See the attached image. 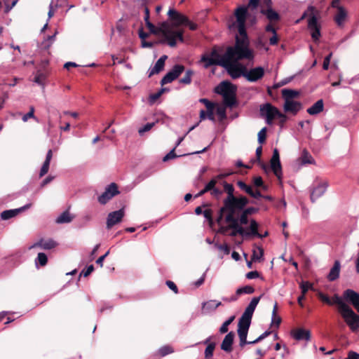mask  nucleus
<instances>
[{
  "instance_id": "nucleus-1",
  "label": "nucleus",
  "mask_w": 359,
  "mask_h": 359,
  "mask_svg": "<svg viewBox=\"0 0 359 359\" xmlns=\"http://www.w3.org/2000/svg\"><path fill=\"white\" fill-rule=\"evenodd\" d=\"M236 21L229 25L230 29L236 28L238 35L236 37V44L233 47L226 49V57L233 60L251 59L253 55L249 48V41L245 29L246 8L238 7L235 11Z\"/></svg>"
},
{
  "instance_id": "nucleus-2",
  "label": "nucleus",
  "mask_w": 359,
  "mask_h": 359,
  "mask_svg": "<svg viewBox=\"0 0 359 359\" xmlns=\"http://www.w3.org/2000/svg\"><path fill=\"white\" fill-rule=\"evenodd\" d=\"M224 190L227 196L223 201V206L219 210V216L217 222L222 219L223 214L227 212L241 211L247 205L249 201L244 196H236L234 187L231 184L223 182Z\"/></svg>"
},
{
  "instance_id": "nucleus-3",
  "label": "nucleus",
  "mask_w": 359,
  "mask_h": 359,
  "mask_svg": "<svg viewBox=\"0 0 359 359\" xmlns=\"http://www.w3.org/2000/svg\"><path fill=\"white\" fill-rule=\"evenodd\" d=\"M335 302L338 306L339 312L344 319L350 329L355 332L359 328V315L348 306L341 297H335Z\"/></svg>"
},
{
  "instance_id": "nucleus-4",
  "label": "nucleus",
  "mask_w": 359,
  "mask_h": 359,
  "mask_svg": "<svg viewBox=\"0 0 359 359\" xmlns=\"http://www.w3.org/2000/svg\"><path fill=\"white\" fill-rule=\"evenodd\" d=\"M236 87L229 81L221 82L215 89V92L222 95L224 104L229 107L236 104Z\"/></svg>"
},
{
  "instance_id": "nucleus-5",
  "label": "nucleus",
  "mask_w": 359,
  "mask_h": 359,
  "mask_svg": "<svg viewBox=\"0 0 359 359\" xmlns=\"http://www.w3.org/2000/svg\"><path fill=\"white\" fill-rule=\"evenodd\" d=\"M229 57H226V51L222 55L219 53L217 46H215L209 53H204L201 55L199 62L203 63V67L208 69L213 65L221 66L222 62H225Z\"/></svg>"
},
{
  "instance_id": "nucleus-6",
  "label": "nucleus",
  "mask_w": 359,
  "mask_h": 359,
  "mask_svg": "<svg viewBox=\"0 0 359 359\" xmlns=\"http://www.w3.org/2000/svg\"><path fill=\"white\" fill-rule=\"evenodd\" d=\"M159 34L169 39V46L175 47L177 44V39L184 41L182 31L172 29L167 22H163L158 27Z\"/></svg>"
},
{
  "instance_id": "nucleus-7",
  "label": "nucleus",
  "mask_w": 359,
  "mask_h": 359,
  "mask_svg": "<svg viewBox=\"0 0 359 359\" xmlns=\"http://www.w3.org/2000/svg\"><path fill=\"white\" fill-rule=\"evenodd\" d=\"M240 211L227 212L225 216V222L229 223V228L233 231L231 233V236H236L239 234L243 237L250 236V230H245L243 226L238 224V219L236 218L237 215Z\"/></svg>"
},
{
  "instance_id": "nucleus-8",
  "label": "nucleus",
  "mask_w": 359,
  "mask_h": 359,
  "mask_svg": "<svg viewBox=\"0 0 359 359\" xmlns=\"http://www.w3.org/2000/svg\"><path fill=\"white\" fill-rule=\"evenodd\" d=\"M221 67L226 69L233 79H238L241 76L244 77L245 71L246 70L245 66L232 59H228L225 62H222Z\"/></svg>"
},
{
  "instance_id": "nucleus-9",
  "label": "nucleus",
  "mask_w": 359,
  "mask_h": 359,
  "mask_svg": "<svg viewBox=\"0 0 359 359\" xmlns=\"http://www.w3.org/2000/svg\"><path fill=\"white\" fill-rule=\"evenodd\" d=\"M280 112L278 108L269 102L262 104L259 109L260 116L265 118L268 125L273 123V121L278 117Z\"/></svg>"
},
{
  "instance_id": "nucleus-10",
  "label": "nucleus",
  "mask_w": 359,
  "mask_h": 359,
  "mask_svg": "<svg viewBox=\"0 0 359 359\" xmlns=\"http://www.w3.org/2000/svg\"><path fill=\"white\" fill-rule=\"evenodd\" d=\"M251 319L242 316L239 318L238 323V335L239 337V346L243 348L245 346L246 338L251 324Z\"/></svg>"
},
{
  "instance_id": "nucleus-11",
  "label": "nucleus",
  "mask_w": 359,
  "mask_h": 359,
  "mask_svg": "<svg viewBox=\"0 0 359 359\" xmlns=\"http://www.w3.org/2000/svg\"><path fill=\"white\" fill-rule=\"evenodd\" d=\"M328 183L325 181H319L316 179L311 187L310 198L312 203H315L326 191Z\"/></svg>"
},
{
  "instance_id": "nucleus-12",
  "label": "nucleus",
  "mask_w": 359,
  "mask_h": 359,
  "mask_svg": "<svg viewBox=\"0 0 359 359\" xmlns=\"http://www.w3.org/2000/svg\"><path fill=\"white\" fill-rule=\"evenodd\" d=\"M260 13L266 16L270 22H277L280 20V15L271 8V0H264L261 5Z\"/></svg>"
},
{
  "instance_id": "nucleus-13",
  "label": "nucleus",
  "mask_w": 359,
  "mask_h": 359,
  "mask_svg": "<svg viewBox=\"0 0 359 359\" xmlns=\"http://www.w3.org/2000/svg\"><path fill=\"white\" fill-rule=\"evenodd\" d=\"M118 194L119 191L118 187L116 184L113 182L106 187L105 191L98 197L97 201L100 204L105 205L114 196Z\"/></svg>"
},
{
  "instance_id": "nucleus-14",
  "label": "nucleus",
  "mask_w": 359,
  "mask_h": 359,
  "mask_svg": "<svg viewBox=\"0 0 359 359\" xmlns=\"http://www.w3.org/2000/svg\"><path fill=\"white\" fill-rule=\"evenodd\" d=\"M184 67L182 65H175L161 79V85L172 82L184 72Z\"/></svg>"
},
{
  "instance_id": "nucleus-15",
  "label": "nucleus",
  "mask_w": 359,
  "mask_h": 359,
  "mask_svg": "<svg viewBox=\"0 0 359 359\" xmlns=\"http://www.w3.org/2000/svg\"><path fill=\"white\" fill-rule=\"evenodd\" d=\"M308 29L310 30L311 36L313 41H318L321 34L320 25L318 23V19L315 15H312L309 18Z\"/></svg>"
},
{
  "instance_id": "nucleus-16",
  "label": "nucleus",
  "mask_w": 359,
  "mask_h": 359,
  "mask_svg": "<svg viewBox=\"0 0 359 359\" xmlns=\"http://www.w3.org/2000/svg\"><path fill=\"white\" fill-rule=\"evenodd\" d=\"M264 75V69L262 67H256L248 70L246 68L245 71L244 78L248 81L256 82L261 79Z\"/></svg>"
},
{
  "instance_id": "nucleus-17",
  "label": "nucleus",
  "mask_w": 359,
  "mask_h": 359,
  "mask_svg": "<svg viewBox=\"0 0 359 359\" xmlns=\"http://www.w3.org/2000/svg\"><path fill=\"white\" fill-rule=\"evenodd\" d=\"M271 168L274 175L280 180L282 175L281 164L280 161L279 152L277 149H274L271 159Z\"/></svg>"
},
{
  "instance_id": "nucleus-18",
  "label": "nucleus",
  "mask_w": 359,
  "mask_h": 359,
  "mask_svg": "<svg viewBox=\"0 0 359 359\" xmlns=\"http://www.w3.org/2000/svg\"><path fill=\"white\" fill-rule=\"evenodd\" d=\"M343 299L351 304L359 311V293L351 289H347L343 293Z\"/></svg>"
},
{
  "instance_id": "nucleus-19",
  "label": "nucleus",
  "mask_w": 359,
  "mask_h": 359,
  "mask_svg": "<svg viewBox=\"0 0 359 359\" xmlns=\"http://www.w3.org/2000/svg\"><path fill=\"white\" fill-rule=\"evenodd\" d=\"M124 216L123 209H120L116 211L109 213L107 218V228L111 229L114 225L120 222Z\"/></svg>"
},
{
  "instance_id": "nucleus-20",
  "label": "nucleus",
  "mask_w": 359,
  "mask_h": 359,
  "mask_svg": "<svg viewBox=\"0 0 359 359\" xmlns=\"http://www.w3.org/2000/svg\"><path fill=\"white\" fill-rule=\"evenodd\" d=\"M168 15L170 17V18L173 21L174 25L175 26H180L182 25H184L186 22H189V19L187 17L177 12L176 10L173 8L169 9Z\"/></svg>"
},
{
  "instance_id": "nucleus-21",
  "label": "nucleus",
  "mask_w": 359,
  "mask_h": 359,
  "mask_svg": "<svg viewBox=\"0 0 359 359\" xmlns=\"http://www.w3.org/2000/svg\"><path fill=\"white\" fill-rule=\"evenodd\" d=\"M31 206L32 203H27L19 208L4 210L1 213V218L2 220H8L11 218L15 217L18 214L29 209Z\"/></svg>"
},
{
  "instance_id": "nucleus-22",
  "label": "nucleus",
  "mask_w": 359,
  "mask_h": 359,
  "mask_svg": "<svg viewBox=\"0 0 359 359\" xmlns=\"http://www.w3.org/2000/svg\"><path fill=\"white\" fill-rule=\"evenodd\" d=\"M291 336L297 341H309L311 339V332L304 328H297L291 331Z\"/></svg>"
},
{
  "instance_id": "nucleus-23",
  "label": "nucleus",
  "mask_w": 359,
  "mask_h": 359,
  "mask_svg": "<svg viewBox=\"0 0 359 359\" xmlns=\"http://www.w3.org/2000/svg\"><path fill=\"white\" fill-rule=\"evenodd\" d=\"M235 334L233 332H229L224 338L221 344V349L226 353L232 351V345L233 343Z\"/></svg>"
},
{
  "instance_id": "nucleus-24",
  "label": "nucleus",
  "mask_w": 359,
  "mask_h": 359,
  "mask_svg": "<svg viewBox=\"0 0 359 359\" xmlns=\"http://www.w3.org/2000/svg\"><path fill=\"white\" fill-rule=\"evenodd\" d=\"M222 303L215 299L205 302L202 304V312L204 314H208L215 311Z\"/></svg>"
},
{
  "instance_id": "nucleus-25",
  "label": "nucleus",
  "mask_w": 359,
  "mask_h": 359,
  "mask_svg": "<svg viewBox=\"0 0 359 359\" xmlns=\"http://www.w3.org/2000/svg\"><path fill=\"white\" fill-rule=\"evenodd\" d=\"M283 108L285 111L295 114L301 109L302 104L297 101L288 100L285 102Z\"/></svg>"
},
{
  "instance_id": "nucleus-26",
  "label": "nucleus",
  "mask_w": 359,
  "mask_h": 359,
  "mask_svg": "<svg viewBox=\"0 0 359 359\" xmlns=\"http://www.w3.org/2000/svg\"><path fill=\"white\" fill-rule=\"evenodd\" d=\"M167 58V55H163L156 61L154 67L149 70V77L156 74H158L163 69V67L165 66V62Z\"/></svg>"
},
{
  "instance_id": "nucleus-27",
  "label": "nucleus",
  "mask_w": 359,
  "mask_h": 359,
  "mask_svg": "<svg viewBox=\"0 0 359 359\" xmlns=\"http://www.w3.org/2000/svg\"><path fill=\"white\" fill-rule=\"evenodd\" d=\"M341 264L339 261L336 260L333 266L331 268L327 278L330 281H334L339 277Z\"/></svg>"
},
{
  "instance_id": "nucleus-28",
  "label": "nucleus",
  "mask_w": 359,
  "mask_h": 359,
  "mask_svg": "<svg viewBox=\"0 0 359 359\" xmlns=\"http://www.w3.org/2000/svg\"><path fill=\"white\" fill-rule=\"evenodd\" d=\"M258 223L255 219H251L250 222V236H253L259 238H263L269 235L268 231H265L264 234H261L258 232Z\"/></svg>"
},
{
  "instance_id": "nucleus-29",
  "label": "nucleus",
  "mask_w": 359,
  "mask_h": 359,
  "mask_svg": "<svg viewBox=\"0 0 359 359\" xmlns=\"http://www.w3.org/2000/svg\"><path fill=\"white\" fill-rule=\"evenodd\" d=\"M53 157V151L51 149H49L46 154L45 161L43 162L42 167L41 168L39 172V177H43L45 175L49 170L50 163Z\"/></svg>"
},
{
  "instance_id": "nucleus-30",
  "label": "nucleus",
  "mask_w": 359,
  "mask_h": 359,
  "mask_svg": "<svg viewBox=\"0 0 359 359\" xmlns=\"http://www.w3.org/2000/svg\"><path fill=\"white\" fill-rule=\"evenodd\" d=\"M324 103L323 100H319L315 102L311 107L307 109V112L310 115H316L323 111Z\"/></svg>"
},
{
  "instance_id": "nucleus-31",
  "label": "nucleus",
  "mask_w": 359,
  "mask_h": 359,
  "mask_svg": "<svg viewBox=\"0 0 359 359\" xmlns=\"http://www.w3.org/2000/svg\"><path fill=\"white\" fill-rule=\"evenodd\" d=\"M347 13L345 9L343 7H339L337 8V13L334 17V20L337 25L341 26L343 25L346 18Z\"/></svg>"
},
{
  "instance_id": "nucleus-32",
  "label": "nucleus",
  "mask_w": 359,
  "mask_h": 359,
  "mask_svg": "<svg viewBox=\"0 0 359 359\" xmlns=\"http://www.w3.org/2000/svg\"><path fill=\"white\" fill-rule=\"evenodd\" d=\"M72 219L73 217L71 216L69 212L65 211L57 217L55 222L57 224H65L71 222Z\"/></svg>"
},
{
  "instance_id": "nucleus-33",
  "label": "nucleus",
  "mask_w": 359,
  "mask_h": 359,
  "mask_svg": "<svg viewBox=\"0 0 359 359\" xmlns=\"http://www.w3.org/2000/svg\"><path fill=\"white\" fill-rule=\"evenodd\" d=\"M57 243L53 239L41 238V248L43 250H51L57 246Z\"/></svg>"
},
{
  "instance_id": "nucleus-34",
  "label": "nucleus",
  "mask_w": 359,
  "mask_h": 359,
  "mask_svg": "<svg viewBox=\"0 0 359 359\" xmlns=\"http://www.w3.org/2000/svg\"><path fill=\"white\" fill-rule=\"evenodd\" d=\"M299 93L296 90L291 89H283L282 90V95L285 101L293 100L292 99L298 96Z\"/></svg>"
},
{
  "instance_id": "nucleus-35",
  "label": "nucleus",
  "mask_w": 359,
  "mask_h": 359,
  "mask_svg": "<svg viewBox=\"0 0 359 359\" xmlns=\"http://www.w3.org/2000/svg\"><path fill=\"white\" fill-rule=\"evenodd\" d=\"M217 184V180L216 179H212L203 189L201 190L196 196V198L200 197L203 196L204 194H205L208 191H210V189L213 188L214 186H215Z\"/></svg>"
},
{
  "instance_id": "nucleus-36",
  "label": "nucleus",
  "mask_w": 359,
  "mask_h": 359,
  "mask_svg": "<svg viewBox=\"0 0 359 359\" xmlns=\"http://www.w3.org/2000/svg\"><path fill=\"white\" fill-rule=\"evenodd\" d=\"M264 0H250L247 6H243L246 8V15H248V10L249 9L250 11H254L259 6L261 7L262 4H263Z\"/></svg>"
},
{
  "instance_id": "nucleus-37",
  "label": "nucleus",
  "mask_w": 359,
  "mask_h": 359,
  "mask_svg": "<svg viewBox=\"0 0 359 359\" xmlns=\"http://www.w3.org/2000/svg\"><path fill=\"white\" fill-rule=\"evenodd\" d=\"M264 255V250L260 247H255L252 251V260L259 262Z\"/></svg>"
},
{
  "instance_id": "nucleus-38",
  "label": "nucleus",
  "mask_w": 359,
  "mask_h": 359,
  "mask_svg": "<svg viewBox=\"0 0 359 359\" xmlns=\"http://www.w3.org/2000/svg\"><path fill=\"white\" fill-rule=\"evenodd\" d=\"M335 297H339V296L338 294H334L332 297V298L330 299L327 295H326L322 292H320L318 294V297L320 298V299L330 306L334 305V304L337 305V304L335 302Z\"/></svg>"
},
{
  "instance_id": "nucleus-39",
  "label": "nucleus",
  "mask_w": 359,
  "mask_h": 359,
  "mask_svg": "<svg viewBox=\"0 0 359 359\" xmlns=\"http://www.w3.org/2000/svg\"><path fill=\"white\" fill-rule=\"evenodd\" d=\"M299 161H301V164H311L313 162V159L312 156L309 154L306 150H304L301 157L299 158Z\"/></svg>"
},
{
  "instance_id": "nucleus-40",
  "label": "nucleus",
  "mask_w": 359,
  "mask_h": 359,
  "mask_svg": "<svg viewBox=\"0 0 359 359\" xmlns=\"http://www.w3.org/2000/svg\"><path fill=\"white\" fill-rule=\"evenodd\" d=\"M48 257L43 252H39L37 257L35 259V264L36 266L40 265L41 266H45L47 264Z\"/></svg>"
},
{
  "instance_id": "nucleus-41",
  "label": "nucleus",
  "mask_w": 359,
  "mask_h": 359,
  "mask_svg": "<svg viewBox=\"0 0 359 359\" xmlns=\"http://www.w3.org/2000/svg\"><path fill=\"white\" fill-rule=\"evenodd\" d=\"M173 352H174L173 348L169 345L163 346L158 350V353L161 357H164L168 354L172 353Z\"/></svg>"
},
{
  "instance_id": "nucleus-42",
  "label": "nucleus",
  "mask_w": 359,
  "mask_h": 359,
  "mask_svg": "<svg viewBox=\"0 0 359 359\" xmlns=\"http://www.w3.org/2000/svg\"><path fill=\"white\" fill-rule=\"evenodd\" d=\"M255 292L254 287L250 285H245L244 287L238 288L236 290V295H241L243 294H252Z\"/></svg>"
},
{
  "instance_id": "nucleus-43",
  "label": "nucleus",
  "mask_w": 359,
  "mask_h": 359,
  "mask_svg": "<svg viewBox=\"0 0 359 359\" xmlns=\"http://www.w3.org/2000/svg\"><path fill=\"white\" fill-rule=\"evenodd\" d=\"M215 348V344L214 342L208 344L204 353L205 358L208 359L212 357Z\"/></svg>"
},
{
  "instance_id": "nucleus-44",
  "label": "nucleus",
  "mask_w": 359,
  "mask_h": 359,
  "mask_svg": "<svg viewBox=\"0 0 359 359\" xmlns=\"http://www.w3.org/2000/svg\"><path fill=\"white\" fill-rule=\"evenodd\" d=\"M194 74V72L191 69H188L185 72V75L183 78L180 80L181 83L189 84L191 82V76Z\"/></svg>"
},
{
  "instance_id": "nucleus-45",
  "label": "nucleus",
  "mask_w": 359,
  "mask_h": 359,
  "mask_svg": "<svg viewBox=\"0 0 359 359\" xmlns=\"http://www.w3.org/2000/svg\"><path fill=\"white\" fill-rule=\"evenodd\" d=\"M57 33V32H55L54 34L47 36V38L42 42L43 48L47 49L51 46V44L55 41Z\"/></svg>"
},
{
  "instance_id": "nucleus-46",
  "label": "nucleus",
  "mask_w": 359,
  "mask_h": 359,
  "mask_svg": "<svg viewBox=\"0 0 359 359\" xmlns=\"http://www.w3.org/2000/svg\"><path fill=\"white\" fill-rule=\"evenodd\" d=\"M240 214L239 217H236L238 219V224L241 226L243 224H247L249 222L248 215L245 214L243 210H241L236 215Z\"/></svg>"
},
{
  "instance_id": "nucleus-47",
  "label": "nucleus",
  "mask_w": 359,
  "mask_h": 359,
  "mask_svg": "<svg viewBox=\"0 0 359 359\" xmlns=\"http://www.w3.org/2000/svg\"><path fill=\"white\" fill-rule=\"evenodd\" d=\"M155 126V122L147 123L138 129V133L142 136L145 133L149 132Z\"/></svg>"
},
{
  "instance_id": "nucleus-48",
  "label": "nucleus",
  "mask_w": 359,
  "mask_h": 359,
  "mask_svg": "<svg viewBox=\"0 0 359 359\" xmlns=\"http://www.w3.org/2000/svg\"><path fill=\"white\" fill-rule=\"evenodd\" d=\"M262 146H259L256 149V156H257L256 161L260 163L262 168L264 170L266 171L268 170L267 165L265 163L261 162L260 157L262 155Z\"/></svg>"
},
{
  "instance_id": "nucleus-49",
  "label": "nucleus",
  "mask_w": 359,
  "mask_h": 359,
  "mask_svg": "<svg viewBox=\"0 0 359 359\" xmlns=\"http://www.w3.org/2000/svg\"><path fill=\"white\" fill-rule=\"evenodd\" d=\"M46 79V76L43 73H38L34 77V81L39 86H41L43 88L44 87L43 81Z\"/></svg>"
},
{
  "instance_id": "nucleus-50",
  "label": "nucleus",
  "mask_w": 359,
  "mask_h": 359,
  "mask_svg": "<svg viewBox=\"0 0 359 359\" xmlns=\"http://www.w3.org/2000/svg\"><path fill=\"white\" fill-rule=\"evenodd\" d=\"M237 185L241 189L246 192L248 194H251L252 188L250 186L247 185L244 182L238 181Z\"/></svg>"
},
{
  "instance_id": "nucleus-51",
  "label": "nucleus",
  "mask_w": 359,
  "mask_h": 359,
  "mask_svg": "<svg viewBox=\"0 0 359 359\" xmlns=\"http://www.w3.org/2000/svg\"><path fill=\"white\" fill-rule=\"evenodd\" d=\"M266 137V128H263L258 133V142L259 144H262L265 142Z\"/></svg>"
},
{
  "instance_id": "nucleus-52",
  "label": "nucleus",
  "mask_w": 359,
  "mask_h": 359,
  "mask_svg": "<svg viewBox=\"0 0 359 359\" xmlns=\"http://www.w3.org/2000/svg\"><path fill=\"white\" fill-rule=\"evenodd\" d=\"M300 288L302 290V294L305 295L307 292V291L312 288V285L309 283V282H302L300 283Z\"/></svg>"
},
{
  "instance_id": "nucleus-53",
  "label": "nucleus",
  "mask_w": 359,
  "mask_h": 359,
  "mask_svg": "<svg viewBox=\"0 0 359 359\" xmlns=\"http://www.w3.org/2000/svg\"><path fill=\"white\" fill-rule=\"evenodd\" d=\"M30 118L36 119V117L34 116V107H30L29 111L28 113H27L26 114H25L22 116V121L24 122H26Z\"/></svg>"
},
{
  "instance_id": "nucleus-54",
  "label": "nucleus",
  "mask_w": 359,
  "mask_h": 359,
  "mask_svg": "<svg viewBox=\"0 0 359 359\" xmlns=\"http://www.w3.org/2000/svg\"><path fill=\"white\" fill-rule=\"evenodd\" d=\"M147 28L149 29L150 33L154 34L155 35H158V28L156 27L154 24H152L150 21H148L145 23Z\"/></svg>"
},
{
  "instance_id": "nucleus-55",
  "label": "nucleus",
  "mask_w": 359,
  "mask_h": 359,
  "mask_svg": "<svg viewBox=\"0 0 359 359\" xmlns=\"http://www.w3.org/2000/svg\"><path fill=\"white\" fill-rule=\"evenodd\" d=\"M261 297L262 296L253 297L250 301V304L248 305V306H249L250 309L255 311L260 301Z\"/></svg>"
},
{
  "instance_id": "nucleus-56",
  "label": "nucleus",
  "mask_w": 359,
  "mask_h": 359,
  "mask_svg": "<svg viewBox=\"0 0 359 359\" xmlns=\"http://www.w3.org/2000/svg\"><path fill=\"white\" fill-rule=\"evenodd\" d=\"M215 247L217 248L218 250L223 251L225 255H229L230 253L229 247L226 244L221 245L215 243Z\"/></svg>"
},
{
  "instance_id": "nucleus-57",
  "label": "nucleus",
  "mask_w": 359,
  "mask_h": 359,
  "mask_svg": "<svg viewBox=\"0 0 359 359\" xmlns=\"http://www.w3.org/2000/svg\"><path fill=\"white\" fill-rule=\"evenodd\" d=\"M199 102L204 104L208 109H214V104L206 98H201Z\"/></svg>"
},
{
  "instance_id": "nucleus-58",
  "label": "nucleus",
  "mask_w": 359,
  "mask_h": 359,
  "mask_svg": "<svg viewBox=\"0 0 359 359\" xmlns=\"http://www.w3.org/2000/svg\"><path fill=\"white\" fill-rule=\"evenodd\" d=\"M332 53H330V54H328L324 59V61H323V69L325 70H327L329 68V66H330V60L332 58Z\"/></svg>"
},
{
  "instance_id": "nucleus-59",
  "label": "nucleus",
  "mask_w": 359,
  "mask_h": 359,
  "mask_svg": "<svg viewBox=\"0 0 359 359\" xmlns=\"http://www.w3.org/2000/svg\"><path fill=\"white\" fill-rule=\"evenodd\" d=\"M254 311H255L253 309H250L249 306H247L243 313L242 314V316L246 317L252 320Z\"/></svg>"
},
{
  "instance_id": "nucleus-60",
  "label": "nucleus",
  "mask_w": 359,
  "mask_h": 359,
  "mask_svg": "<svg viewBox=\"0 0 359 359\" xmlns=\"http://www.w3.org/2000/svg\"><path fill=\"white\" fill-rule=\"evenodd\" d=\"M175 147H174L168 154H167L163 158V161H167L170 159L176 158L177 156L175 153Z\"/></svg>"
},
{
  "instance_id": "nucleus-61",
  "label": "nucleus",
  "mask_w": 359,
  "mask_h": 359,
  "mask_svg": "<svg viewBox=\"0 0 359 359\" xmlns=\"http://www.w3.org/2000/svg\"><path fill=\"white\" fill-rule=\"evenodd\" d=\"M166 285L171 290H172L175 294H177L178 293V289H177V285L175 284L174 282L171 281V280H167L166 283H165Z\"/></svg>"
},
{
  "instance_id": "nucleus-62",
  "label": "nucleus",
  "mask_w": 359,
  "mask_h": 359,
  "mask_svg": "<svg viewBox=\"0 0 359 359\" xmlns=\"http://www.w3.org/2000/svg\"><path fill=\"white\" fill-rule=\"evenodd\" d=\"M210 194L215 197H219L222 194V191L214 186L213 188L210 189Z\"/></svg>"
},
{
  "instance_id": "nucleus-63",
  "label": "nucleus",
  "mask_w": 359,
  "mask_h": 359,
  "mask_svg": "<svg viewBox=\"0 0 359 359\" xmlns=\"http://www.w3.org/2000/svg\"><path fill=\"white\" fill-rule=\"evenodd\" d=\"M253 184L256 187H260L263 185L264 182L262 178L260 176H257L254 177L253 179Z\"/></svg>"
},
{
  "instance_id": "nucleus-64",
  "label": "nucleus",
  "mask_w": 359,
  "mask_h": 359,
  "mask_svg": "<svg viewBox=\"0 0 359 359\" xmlns=\"http://www.w3.org/2000/svg\"><path fill=\"white\" fill-rule=\"evenodd\" d=\"M346 359H359V353L354 351H349Z\"/></svg>"
}]
</instances>
